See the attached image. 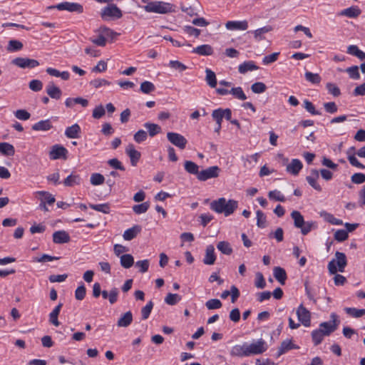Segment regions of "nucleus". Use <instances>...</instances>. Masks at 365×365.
<instances>
[{
    "instance_id": "f257e3e1",
    "label": "nucleus",
    "mask_w": 365,
    "mask_h": 365,
    "mask_svg": "<svg viewBox=\"0 0 365 365\" xmlns=\"http://www.w3.org/2000/svg\"><path fill=\"white\" fill-rule=\"evenodd\" d=\"M237 207V201L235 200H227L225 197H220L210 203L211 210L219 214L223 213L226 217L232 214Z\"/></svg>"
},
{
    "instance_id": "f03ea898",
    "label": "nucleus",
    "mask_w": 365,
    "mask_h": 365,
    "mask_svg": "<svg viewBox=\"0 0 365 365\" xmlns=\"http://www.w3.org/2000/svg\"><path fill=\"white\" fill-rule=\"evenodd\" d=\"M347 264L346 257L344 253L336 251L335 259H331L327 266L329 274H336L338 271L343 272Z\"/></svg>"
},
{
    "instance_id": "7ed1b4c3",
    "label": "nucleus",
    "mask_w": 365,
    "mask_h": 365,
    "mask_svg": "<svg viewBox=\"0 0 365 365\" xmlns=\"http://www.w3.org/2000/svg\"><path fill=\"white\" fill-rule=\"evenodd\" d=\"M147 12L167 14L172 11V6L163 1H152L143 7Z\"/></svg>"
},
{
    "instance_id": "20e7f679",
    "label": "nucleus",
    "mask_w": 365,
    "mask_h": 365,
    "mask_svg": "<svg viewBox=\"0 0 365 365\" xmlns=\"http://www.w3.org/2000/svg\"><path fill=\"white\" fill-rule=\"evenodd\" d=\"M246 347L247 348V356L261 354L267 350L266 342L262 339H259L254 343H246Z\"/></svg>"
},
{
    "instance_id": "39448f33",
    "label": "nucleus",
    "mask_w": 365,
    "mask_h": 365,
    "mask_svg": "<svg viewBox=\"0 0 365 365\" xmlns=\"http://www.w3.org/2000/svg\"><path fill=\"white\" fill-rule=\"evenodd\" d=\"M221 169L217 166H211L206 169L200 170L198 180L206 181L209 179L217 178L219 177Z\"/></svg>"
},
{
    "instance_id": "423d86ee",
    "label": "nucleus",
    "mask_w": 365,
    "mask_h": 365,
    "mask_svg": "<svg viewBox=\"0 0 365 365\" xmlns=\"http://www.w3.org/2000/svg\"><path fill=\"white\" fill-rule=\"evenodd\" d=\"M331 320L329 322H324L319 324V327L322 329H324L325 332L332 334L335 331L340 323L338 319V316L336 313H331L330 315Z\"/></svg>"
},
{
    "instance_id": "0eeeda50",
    "label": "nucleus",
    "mask_w": 365,
    "mask_h": 365,
    "mask_svg": "<svg viewBox=\"0 0 365 365\" xmlns=\"http://www.w3.org/2000/svg\"><path fill=\"white\" fill-rule=\"evenodd\" d=\"M123 16L122 11L120 9L113 4H108L107 6L104 7L101 11V16L103 19L113 18V19H120Z\"/></svg>"
},
{
    "instance_id": "6e6552de",
    "label": "nucleus",
    "mask_w": 365,
    "mask_h": 365,
    "mask_svg": "<svg viewBox=\"0 0 365 365\" xmlns=\"http://www.w3.org/2000/svg\"><path fill=\"white\" fill-rule=\"evenodd\" d=\"M297 316L299 321L305 327H309L311 325V313L301 304L297 309Z\"/></svg>"
},
{
    "instance_id": "1a4fd4ad",
    "label": "nucleus",
    "mask_w": 365,
    "mask_h": 365,
    "mask_svg": "<svg viewBox=\"0 0 365 365\" xmlns=\"http://www.w3.org/2000/svg\"><path fill=\"white\" fill-rule=\"evenodd\" d=\"M12 63L21 68H34L39 66V62L37 60L22 57L13 59Z\"/></svg>"
},
{
    "instance_id": "9d476101",
    "label": "nucleus",
    "mask_w": 365,
    "mask_h": 365,
    "mask_svg": "<svg viewBox=\"0 0 365 365\" xmlns=\"http://www.w3.org/2000/svg\"><path fill=\"white\" fill-rule=\"evenodd\" d=\"M68 150L63 145L56 144L52 146L49 152V158L51 160H57L60 158H67Z\"/></svg>"
},
{
    "instance_id": "9b49d317",
    "label": "nucleus",
    "mask_w": 365,
    "mask_h": 365,
    "mask_svg": "<svg viewBox=\"0 0 365 365\" xmlns=\"http://www.w3.org/2000/svg\"><path fill=\"white\" fill-rule=\"evenodd\" d=\"M51 8L57 9L58 10L63 11L66 10L71 12L76 11L77 13L83 12V6L78 3H71V2H62L56 6H52Z\"/></svg>"
},
{
    "instance_id": "f8f14e48",
    "label": "nucleus",
    "mask_w": 365,
    "mask_h": 365,
    "mask_svg": "<svg viewBox=\"0 0 365 365\" xmlns=\"http://www.w3.org/2000/svg\"><path fill=\"white\" fill-rule=\"evenodd\" d=\"M318 178L319 171L316 169H312L310 171V175L307 176L306 180L310 186H312L314 190L320 192L322 191V187L317 182Z\"/></svg>"
},
{
    "instance_id": "ddd939ff",
    "label": "nucleus",
    "mask_w": 365,
    "mask_h": 365,
    "mask_svg": "<svg viewBox=\"0 0 365 365\" xmlns=\"http://www.w3.org/2000/svg\"><path fill=\"white\" fill-rule=\"evenodd\" d=\"M125 153L130 159V163L133 166H135L140 158V153L135 149L133 144H129L126 149Z\"/></svg>"
},
{
    "instance_id": "4468645a",
    "label": "nucleus",
    "mask_w": 365,
    "mask_h": 365,
    "mask_svg": "<svg viewBox=\"0 0 365 365\" xmlns=\"http://www.w3.org/2000/svg\"><path fill=\"white\" fill-rule=\"evenodd\" d=\"M303 165L298 159H293L289 164L287 165L286 171L293 175H297L302 169Z\"/></svg>"
},
{
    "instance_id": "2eb2a0df",
    "label": "nucleus",
    "mask_w": 365,
    "mask_h": 365,
    "mask_svg": "<svg viewBox=\"0 0 365 365\" xmlns=\"http://www.w3.org/2000/svg\"><path fill=\"white\" fill-rule=\"evenodd\" d=\"M68 233L64 230H59L53 232V241L56 244H64L70 241Z\"/></svg>"
},
{
    "instance_id": "dca6fc26",
    "label": "nucleus",
    "mask_w": 365,
    "mask_h": 365,
    "mask_svg": "<svg viewBox=\"0 0 365 365\" xmlns=\"http://www.w3.org/2000/svg\"><path fill=\"white\" fill-rule=\"evenodd\" d=\"M47 94L53 99L58 100L62 96L61 90L53 83H49L46 88Z\"/></svg>"
},
{
    "instance_id": "f3484780",
    "label": "nucleus",
    "mask_w": 365,
    "mask_h": 365,
    "mask_svg": "<svg viewBox=\"0 0 365 365\" xmlns=\"http://www.w3.org/2000/svg\"><path fill=\"white\" fill-rule=\"evenodd\" d=\"M225 27L229 30H247L248 28V22L246 20L244 21H227L225 24Z\"/></svg>"
},
{
    "instance_id": "a211bd4d",
    "label": "nucleus",
    "mask_w": 365,
    "mask_h": 365,
    "mask_svg": "<svg viewBox=\"0 0 365 365\" xmlns=\"http://www.w3.org/2000/svg\"><path fill=\"white\" fill-rule=\"evenodd\" d=\"M192 53L198 54L200 56H211L214 53V49L209 44H202L193 48Z\"/></svg>"
},
{
    "instance_id": "6ab92c4d",
    "label": "nucleus",
    "mask_w": 365,
    "mask_h": 365,
    "mask_svg": "<svg viewBox=\"0 0 365 365\" xmlns=\"http://www.w3.org/2000/svg\"><path fill=\"white\" fill-rule=\"evenodd\" d=\"M273 30V27L270 25L264 26L259 28L253 31L254 38L259 42L265 39L264 34Z\"/></svg>"
},
{
    "instance_id": "aec40b11",
    "label": "nucleus",
    "mask_w": 365,
    "mask_h": 365,
    "mask_svg": "<svg viewBox=\"0 0 365 365\" xmlns=\"http://www.w3.org/2000/svg\"><path fill=\"white\" fill-rule=\"evenodd\" d=\"M299 347L292 342V340L286 339L282 341L278 351L277 356L282 355L291 349H298Z\"/></svg>"
},
{
    "instance_id": "412c9836",
    "label": "nucleus",
    "mask_w": 365,
    "mask_h": 365,
    "mask_svg": "<svg viewBox=\"0 0 365 365\" xmlns=\"http://www.w3.org/2000/svg\"><path fill=\"white\" fill-rule=\"evenodd\" d=\"M216 257L215 255L214 246L208 245L205 250V256L203 259V263L207 265H212L215 263Z\"/></svg>"
},
{
    "instance_id": "4be33fe9",
    "label": "nucleus",
    "mask_w": 365,
    "mask_h": 365,
    "mask_svg": "<svg viewBox=\"0 0 365 365\" xmlns=\"http://www.w3.org/2000/svg\"><path fill=\"white\" fill-rule=\"evenodd\" d=\"M133 322V314L128 311L120 316L117 322L118 327H128Z\"/></svg>"
},
{
    "instance_id": "5701e85b",
    "label": "nucleus",
    "mask_w": 365,
    "mask_h": 365,
    "mask_svg": "<svg viewBox=\"0 0 365 365\" xmlns=\"http://www.w3.org/2000/svg\"><path fill=\"white\" fill-rule=\"evenodd\" d=\"M119 291L117 288L114 287L108 292L106 290L101 291L102 297L104 299H108L111 304H115L118 300Z\"/></svg>"
},
{
    "instance_id": "b1692460",
    "label": "nucleus",
    "mask_w": 365,
    "mask_h": 365,
    "mask_svg": "<svg viewBox=\"0 0 365 365\" xmlns=\"http://www.w3.org/2000/svg\"><path fill=\"white\" fill-rule=\"evenodd\" d=\"M200 9V4L197 0H191L190 4L184 8V11L190 16H197Z\"/></svg>"
},
{
    "instance_id": "393cba45",
    "label": "nucleus",
    "mask_w": 365,
    "mask_h": 365,
    "mask_svg": "<svg viewBox=\"0 0 365 365\" xmlns=\"http://www.w3.org/2000/svg\"><path fill=\"white\" fill-rule=\"evenodd\" d=\"M52 124L49 119L42 120L34 123L31 128L35 131H47L52 128Z\"/></svg>"
},
{
    "instance_id": "a878e982",
    "label": "nucleus",
    "mask_w": 365,
    "mask_h": 365,
    "mask_svg": "<svg viewBox=\"0 0 365 365\" xmlns=\"http://www.w3.org/2000/svg\"><path fill=\"white\" fill-rule=\"evenodd\" d=\"M81 128L78 124L75 123L68 127L65 130V135L68 138H78L80 137Z\"/></svg>"
},
{
    "instance_id": "bb28decb",
    "label": "nucleus",
    "mask_w": 365,
    "mask_h": 365,
    "mask_svg": "<svg viewBox=\"0 0 365 365\" xmlns=\"http://www.w3.org/2000/svg\"><path fill=\"white\" fill-rule=\"evenodd\" d=\"M140 231H141L140 226L134 225L132 227L126 230L124 232V233L123 235V239L125 240L130 241V240L134 239L138 235V234H139L140 232Z\"/></svg>"
},
{
    "instance_id": "cd10ccee",
    "label": "nucleus",
    "mask_w": 365,
    "mask_h": 365,
    "mask_svg": "<svg viewBox=\"0 0 365 365\" xmlns=\"http://www.w3.org/2000/svg\"><path fill=\"white\" fill-rule=\"evenodd\" d=\"M247 348L246 347V343H244L242 345H235L232 348L230 351V354L233 356L238 357L247 356Z\"/></svg>"
},
{
    "instance_id": "c85d7f7f",
    "label": "nucleus",
    "mask_w": 365,
    "mask_h": 365,
    "mask_svg": "<svg viewBox=\"0 0 365 365\" xmlns=\"http://www.w3.org/2000/svg\"><path fill=\"white\" fill-rule=\"evenodd\" d=\"M273 274L274 278L282 284H285L287 279V273L284 268L281 267H275L273 269Z\"/></svg>"
},
{
    "instance_id": "c756f323",
    "label": "nucleus",
    "mask_w": 365,
    "mask_h": 365,
    "mask_svg": "<svg viewBox=\"0 0 365 365\" xmlns=\"http://www.w3.org/2000/svg\"><path fill=\"white\" fill-rule=\"evenodd\" d=\"M361 11L358 6H353L342 10L339 15L345 16L349 18H356L361 14Z\"/></svg>"
},
{
    "instance_id": "7c9ffc66",
    "label": "nucleus",
    "mask_w": 365,
    "mask_h": 365,
    "mask_svg": "<svg viewBox=\"0 0 365 365\" xmlns=\"http://www.w3.org/2000/svg\"><path fill=\"white\" fill-rule=\"evenodd\" d=\"M81 181L82 179L79 175L71 173L63 180V185L67 187H72L80 185Z\"/></svg>"
},
{
    "instance_id": "2f4dec72",
    "label": "nucleus",
    "mask_w": 365,
    "mask_h": 365,
    "mask_svg": "<svg viewBox=\"0 0 365 365\" xmlns=\"http://www.w3.org/2000/svg\"><path fill=\"white\" fill-rule=\"evenodd\" d=\"M199 168L200 167L192 161L186 160L184 163V168L185 170L190 174L195 175L197 180L200 173Z\"/></svg>"
},
{
    "instance_id": "473e14b6",
    "label": "nucleus",
    "mask_w": 365,
    "mask_h": 365,
    "mask_svg": "<svg viewBox=\"0 0 365 365\" xmlns=\"http://www.w3.org/2000/svg\"><path fill=\"white\" fill-rule=\"evenodd\" d=\"M168 140L174 145L182 148V136L178 133L169 132L167 133Z\"/></svg>"
},
{
    "instance_id": "72a5a7b5",
    "label": "nucleus",
    "mask_w": 365,
    "mask_h": 365,
    "mask_svg": "<svg viewBox=\"0 0 365 365\" xmlns=\"http://www.w3.org/2000/svg\"><path fill=\"white\" fill-rule=\"evenodd\" d=\"M46 71L50 76L61 78L64 81H67L70 78V73L68 71L61 72L58 70L51 67L47 68Z\"/></svg>"
},
{
    "instance_id": "f704fd0d",
    "label": "nucleus",
    "mask_w": 365,
    "mask_h": 365,
    "mask_svg": "<svg viewBox=\"0 0 365 365\" xmlns=\"http://www.w3.org/2000/svg\"><path fill=\"white\" fill-rule=\"evenodd\" d=\"M290 215L294 220V226L299 229L305 222L303 215L297 210H293Z\"/></svg>"
},
{
    "instance_id": "c9c22d12",
    "label": "nucleus",
    "mask_w": 365,
    "mask_h": 365,
    "mask_svg": "<svg viewBox=\"0 0 365 365\" xmlns=\"http://www.w3.org/2000/svg\"><path fill=\"white\" fill-rule=\"evenodd\" d=\"M0 153L6 156H13L15 153V149L9 143H0Z\"/></svg>"
},
{
    "instance_id": "e433bc0d",
    "label": "nucleus",
    "mask_w": 365,
    "mask_h": 365,
    "mask_svg": "<svg viewBox=\"0 0 365 365\" xmlns=\"http://www.w3.org/2000/svg\"><path fill=\"white\" fill-rule=\"evenodd\" d=\"M143 126L148 130L150 137H154L162 131L161 127L155 123L148 122L145 123Z\"/></svg>"
},
{
    "instance_id": "4c0bfd02",
    "label": "nucleus",
    "mask_w": 365,
    "mask_h": 365,
    "mask_svg": "<svg viewBox=\"0 0 365 365\" xmlns=\"http://www.w3.org/2000/svg\"><path fill=\"white\" fill-rule=\"evenodd\" d=\"M120 262L123 268L129 269L134 264V258L130 254H125L120 257Z\"/></svg>"
},
{
    "instance_id": "58836bf2",
    "label": "nucleus",
    "mask_w": 365,
    "mask_h": 365,
    "mask_svg": "<svg viewBox=\"0 0 365 365\" xmlns=\"http://www.w3.org/2000/svg\"><path fill=\"white\" fill-rule=\"evenodd\" d=\"M205 81L211 87V88H215L217 86V78L216 75L214 71H212L210 68L205 69Z\"/></svg>"
},
{
    "instance_id": "ea45409f",
    "label": "nucleus",
    "mask_w": 365,
    "mask_h": 365,
    "mask_svg": "<svg viewBox=\"0 0 365 365\" xmlns=\"http://www.w3.org/2000/svg\"><path fill=\"white\" fill-rule=\"evenodd\" d=\"M258 66H257L253 61H245L243 63L240 64L238 67V71L240 73H245L247 71L257 70Z\"/></svg>"
},
{
    "instance_id": "a19ab883",
    "label": "nucleus",
    "mask_w": 365,
    "mask_h": 365,
    "mask_svg": "<svg viewBox=\"0 0 365 365\" xmlns=\"http://www.w3.org/2000/svg\"><path fill=\"white\" fill-rule=\"evenodd\" d=\"M217 248L224 255H230L232 253V248L230 244L226 241L219 242L217 245Z\"/></svg>"
},
{
    "instance_id": "79ce46f5",
    "label": "nucleus",
    "mask_w": 365,
    "mask_h": 365,
    "mask_svg": "<svg viewBox=\"0 0 365 365\" xmlns=\"http://www.w3.org/2000/svg\"><path fill=\"white\" fill-rule=\"evenodd\" d=\"M346 313L354 318H359L365 315V309H356L352 307H346L344 309Z\"/></svg>"
},
{
    "instance_id": "37998d69",
    "label": "nucleus",
    "mask_w": 365,
    "mask_h": 365,
    "mask_svg": "<svg viewBox=\"0 0 365 365\" xmlns=\"http://www.w3.org/2000/svg\"><path fill=\"white\" fill-rule=\"evenodd\" d=\"M317 227V223L314 221H307L304 222V225L299 228L303 235H307L312 230L316 229Z\"/></svg>"
},
{
    "instance_id": "c03bdc74",
    "label": "nucleus",
    "mask_w": 365,
    "mask_h": 365,
    "mask_svg": "<svg viewBox=\"0 0 365 365\" xmlns=\"http://www.w3.org/2000/svg\"><path fill=\"white\" fill-rule=\"evenodd\" d=\"M36 195H39V197H42L43 201L48 205H52L55 202V197L46 191H37L35 192Z\"/></svg>"
},
{
    "instance_id": "a18cd8bd",
    "label": "nucleus",
    "mask_w": 365,
    "mask_h": 365,
    "mask_svg": "<svg viewBox=\"0 0 365 365\" xmlns=\"http://www.w3.org/2000/svg\"><path fill=\"white\" fill-rule=\"evenodd\" d=\"M89 207L98 212H103L104 214H108L110 212V205L108 203H103V204H90Z\"/></svg>"
},
{
    "instance_id": "49530a36",
    "label": "nucleus",
    "mask_w": 365,
    "mask_h": 365,
    "mask_svg": "<svg viewBox=\"0 0 365 365\" xmlns=\"http://www.w3.org/2000/svg\"><path fill=\"white\" fill-rule=\"evenodd\" d=\"M23 48V43L18 40H10L7 46L8 51H17L21 50Z\"/></svg>"
},
{
    "instance_id": "de8ad7c7",
    "label": "nucleus",
    "mask_w": 365,
    "mask_h": 365,
    "mask_svg": "<svg viewBox=\"0 0 365 365\" xmlns=\"http://www.w3.org/2000/svg\"><path fill=\"white\" fill-rule=\"evenodd\" d=\"M305 78L307 81L313 83L318 84L321 82V76L318 73H313L309 71H307L304 74Z\"/></svg>"
},
{
    "instance_id": "09e8293b",
    "label": "nucleus",
    "mask_w": 365,
    "mask_h": 365,
    "mask_svg": "<svg viewBox=\"0 0 365 365\" xmlns=\"http://www.w3.org/2000/svg\"><path fill=\"white\" fill-rule=\"evenodd\" d=\"M205 306L207 309L212 310L221 308L222 304L218 299H211L206 302Z\"/></svg>"
},
{
    "instance_id": "8fccbe9b",
    "label": "nucleus",
    "mask_w": 365,
    "mask_h": 365,
    "mask_svg": "<svg viewBox=\"0 0 365 365\" xmlns=\"http://www.w3.org/2000/svg\"><path fill=\"white\" fill-rule=\"evenodd\" d=\"M321 216H323L326 221L332 225H341L343 224L342 220L335 218L333 215L327 212H322Z\"/></svg>"
},
{
    "instance_id": "3c124183",
    "label": "nucleus",
    "mask_w": 365,
    "mask_h": 365,
    "mask_svg": "<svg viewBox=\"0 0 365 365\" xmlns=\"http://www.w3.org/2000/svg\"><path fill=\"white\" fill-rule=\"evenodd\" d=\"M150 207L148 202H145L139 205H135L133 207V210L135 213L140 215L147 212Z\"/></svg>"
},
{
    "instance_id": "603ef678",
    "label": "nucleus",
    "mask_w": 365,
    "mask_h": 365,
    "mask_svg": "<svg viewBox=\"0 0 365 365\" xmlns=\"http://www.w3.org/2000/svg\"><path fill=\"white\" fill-rule=\"evenodd\" d=\"M90 181L93 185H100L103 184L105 178L100 173H93L91 176Z\"/></svg>"
},
{
    "instance_id": "864d4df0",
    "label": "nucleus",
    "mask_w": 365,
    "mask_h": 365,
    "mask_svg": "<svg viewBox=\"0 0 365 365\" xmlns=\"http://www.w3.org/2000/svg\"><path fill=\"white\" fill-rule=\"evenodd\" d=\"M153 303L152 301H150L147 303V304L145 307H143L141 309L142 319L145 320L149 317V316L151 313V311L153 309Z\"/></svg>"
},
{
    "instance_id": "5fc2aeb1",
    "label": "nucleus",
    "mask_w": 365,
    "mask_h": 365,
    "mask_svg": "<svg viewBox=\"0 0 365 365\" xmlns=\"http://www.w3.org/2000/svg\"><path fill=\"white\" fill-rule=\"evenodd\" d=\"M230 93L241 101L247 99V96L241 87L232 88L230 91Z\"/></svg>"
},
{
    "instance_id": "6e6d98bb",
    "label": "nucleus",
    "mask_w": 365,
    "mask_h": 365,
    "mask_svg": "<svg viewBox=\"0 0 365 365\" xmlns=\"http://www.w3.org/2000/svg\"><path fill=\"white\" fill-rule=\"evenodd\" d=\"M155 86L150 81H144L140 84V91L145 94H148L155 91Z\"/></svg>"
},
{
    "instance_id": "4d7b16f0",
    "label": "nucleus",
    "mask_w": 365,
    "mask_h": 365,
    "mask_svg": "<svg viewBox=\"0 0 365 365\" xmlns=\"http://www.w3.org/2000/svg\"><path fill=\"white\" fill-rule=\"evenodd\" d=\"M256 215H257V227H259L260 228L265 227H266V222H267L265 215L261 210H257L256 212Z\"/></svg>"
},
{
    "instance_id": "13d9d810",
    "label": "nucleus",
    "mask_w": 365,
    "mask_h": 365,
    "mask_svg": "<svg viewBox=\"0 0 365 365\" xmlns=\"http://www.w3.org/2000/svg\"><path fill=\"white\" fill-rule=\"evenodd\" d=\"M111 83L104 78H96L90 81V85L95 88H98L104 86H110Z\"/></svg>"
},
{
    "instance_id": "bf43d9fd",
    "label": "nucleus",
    "mask_w": 365,
    "mask_h": 365,
    "mask_svg": "<svg viewBox=\"0 0 365 365\" xmlns=\"http://www.w3.org/2000/svg\"><path fill=\"white\" fill-rule=\"evenodd\" d=\"M180 299L181 297L180 295L177 294L169 293L165 298V302L169 305H174L180 302Z\"/></svg>"
},
{
    "instance_id": "052dcab7",
    "label": "nucleus",
    "mask_w": 365,
    "mask_h": 365,
    "mask_svg": "<svg viewBox=\"0 0 365 365\" xmlns=\"http://www.w3.org/2000/svg\"><path fill=\"white\" fill-rule=\"evenodd\" d=\"M266 88V85L262 82H256L251 86V90L255 93H264Z\"/></svg>"
},
{
    "instance_id": "680f3d73",
    "label": "nucleus",
    "mask_w": 365,
    "mask_h": 365,
    "mask_svg": "<svg viewBox=\"0 0 365 365\" xmlns=\"http://www.w3.org/2000/svg\"><path fill=\"white\" fill-rule=\"evenodd\" d=\"M346 72L348 73L349 77L352 79L357 80L360 78L359 72V67L357 66H353L346 69Z\"/></svg>"
},
{
    "instance_id": "e2e57ef3",
    "label": "nucleus",
    "mask_w": 365,
    "mask_h": 365,
    "mask_svg": "<svg viewBox=\"0 0 365 365\" xmlns=\"http://www.w3.org/2000/svg\"><path fill=\"white\" fill-rule=\"evenodd\" d=\"M304 107L312 115H319L322 114L321 112L315 109V107L313 105V103L309 100L304 101Z\"/></svg>"
},
{
    "instance_id": "0e129e2a",
    "label": "nucleus",
    "mask_w": 365,
    "mask_h": 365,
    "mask_svg": "<svg viewBox=\"0 0 365 365\" xmlns=\"http://www.w3.org/2000/svg\"><path fill=\"white\" fill-rule=\"evenodd\" d=\"M14 115L16 118L21 120H27L31 117V114L24 109L16 110L14 112Z\"/></svg>"
},
{
    "instance_id": "69168bd1",
    "label": "nucleus",
    "mask_w": 365,
    "mask_h": 365,
    "mask_svg": "<svg viewBox=\"0 0 365 365\" xmlns=\"http://www.w3.org/2000/svg\"><path fill=\"white\" fill-rule=\"evenodd\" d=\"M269 199L275 200L276 201L284 202L285 197L279 190L269 191L268 193Z\"/></svg>"
},
{
    "instance_id": "338daca9",
    "label": "nucleus",
    "mask_w": 365,
    "mask_h": 365,
    "mask_svg": "<svg viewBox=\"0 0 365 365\" xmlns=\"http://www.w3.org/2000/svg\"><path fill=\"white\" fill-rule=\"evenodd\" d=\"M326 88L328 90L329 93L333 95L334 97H337L341 94L340 89L334 83H327L326 85Z\"/></svg>"
},
{
    "instance_id": "774afa93",
    "label": "nucleus",
    "mask_w": 365,
    "mask_h": 365,
    "mask_svg": "<svg viewBox=\"0 0 365 365\" xmlns=\"http://www.w3.org/2000/svg\"><path fill=\"white\" fill-rule=\"evenodd\" d=\"M351 180L354 184H361L365 182V174L356 173L351 175Z\"/></svg>"
}]
</instances>
